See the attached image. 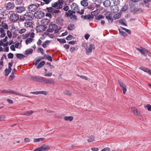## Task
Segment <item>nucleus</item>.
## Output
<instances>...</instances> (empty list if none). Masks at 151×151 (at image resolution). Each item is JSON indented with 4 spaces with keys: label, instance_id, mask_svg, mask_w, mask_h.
I'll return each mask as SVG.
<instances>
[{
    "label": "nucleus",
    "instance_id": "20",
    "mask_svg": "<svg viewBox=\"0 0 151 151\" xmlns=\"http://www.w3.org/2000/svg\"><path fill=\"white\" fill-rule=\"evenodd\" d=\"M33 50L32 48H29L25 50L24 54L27 55L29 54H32L33 52Z\"/></svg>",
    "mask_w": 151,
    "mask_h": 151
},
{
    "label": "nucleus",
    "instance_id": "19",
    "mask_svg": "<svg viewBox=\"0 0 151 151\" xmlns=\"http://www.w3.org/2000/svg\"><path fill=\"white\" fill-rule=\"evenodd\" d=\"M71 8L74 10L78 11V6L75 3H73L71 5Z\"/></svg>",
    "mask_w": 151,
    "mask_h": 151
},
{
    "label": "nucleus",
    "instance_id": "8",
    "mask_svg": "<svg viewBox=\"0 0 151 151\" xmlns=\"http://www.w3.org/2000/svg\"><path fill=\"white\" fill-rule=\"evenodd\" d=\"M43 77L39 76L37 77L36 76L31 77V79L32 81L39 82L42 83V79Z\"/></svg>",
    "mask_w": 151,
    "mask_h": 151
},
{
    "label": "nucleus",
    "instance_id": "44",
    "mask_svg": "<svg viewBox=\"0 0 151 151\" xmlns=\"http://www.w3.org/2000/svg\"><path fill=\"white\" fill-rule=\"evenodd\" d=\"M33 113V112L32 111H28L24 113L23 114L24 115L26 116H29L32 114Z\"/></svg>",
    "mask_w": 151,
    "mask_h": 151
},
{
    "label": "nucleus",
    "instance_id": "48",
    "mask_svg": "<svg viewBox=\"0 0 151 151\" xmlns=\"http://www.w3.org/2000/svg\"><path fill=\"white\" fill-rule=\"evenodd\" d=\"M8 58L9 59H12L14 57V54L11 53H9L8 54Z\"/></svg>",
    "mask_w": 151,
    "mask_h": 151
},
{
    "label": "nucleus",
    "instance_id": "49",
    "mask_svg": "<svg viewBox=\"0 0 151 151\" xmlns=\"http://www.w3.org/2000/svg\"><path fill=\"white\" fill-rule=\"evenodd\" d=\"M32 25V23L31 22H28L25 23V26L28 27H30Z\"/></svg>",
    "mask_w": 151,
    "mask_h": 151
},
{
    "label": "nucleus",
    "instance_id": "36",
    "mask_svg": "<svg viewBox=\"0 0 151 151\" xmlns=\"http://www.w3.org/2000/svg\"><path fill=\"white\" fill-rule=\"evenodd\" d=\"M74 25L73 24H69L68 27V29L69 30H71L74 29Z\"/></svg>",
    "mask_w": 151,
    "mask_h": 151
},
{
    "label": "nucleus",
    "instance_id": "32",
    "mask_svg": "<svg viewBox=\"0 0 151 151\" xmlns=\"http://www.w3.org/2000/svg\"><path fill=\"white\" fill-rule=\"evenodd\" d=\"M128 8V5H124L121 10V11L124 12L126 11Z\"/></svg>",
    "mask_w": 151,
    "mask_h": 151
},
{
    "label": "nucleus",
    "instance_id": "35",
    "mask_svg": "<svg viewBox=\"0 0 151 151\" xmlns=\"http://www.w3.org/2000/svg\"><path fill=\"white\" fill-rule=\"evenodd\" d=\"M12 70H10L9 69H7V68L6 69L5 71V76H7L9 73L11 72Z\"/></svg>",
    "mask_w": 151,
    "mask_h": 151
},
{
    "label": "nucleus",
    "instance_id": "62",
    "mask_svg": "<svg viewBox=\"0 0 151 151\" xmlns=\"http://www.w3.org/2000/svg\"><path fill=\"white\" fill-rule=\"evenodd\" d=\"M120 33L121 34V36H123L124 37L126 36H127V35L126 34V33L123 31H121V33Z\"/></svg>",
    "mask_w": 151,
    "mask_h": 151
},
{
    "label": "nucleus",
    "instance_id": "61",
    "mask_svg": "<svg viewBox=\"0 0 151 151\" xmlns=\"http://www.w3.org/2000/svg\"><path fill=\"white\" fill-rule=\"evenodd\" d=\"M94 2H97L98 4H101L103 0H92Z\"/></svg>",
    "mask_w": 151,
    "mask_h": 151
},
{
    "label": "nucleus",
    "instance_id": "40",
    "mask_svg": "<svg viewBox=\"0 0 151 151\" xmlns=\"http://www.w3.org/2000/svg\"><path fill=\"white\" fill-rule=\"evenodd\" d=\"M45 74L44 75V76H47L48 77H50L52 76V72H48L47 73L45 72Z\"/></svg>",
    "mask_w": 151,
    "mask_h": 151
},
{
    "label": "nucleus",
    "instance_id": "46",
    "mask_svg": "<svg viewBox=\"0 0 151 151\" xmlns=\"http://www.w3.org/2000/svg\"><path fill=\"white\" fill-rule=\"evenodd\" d=\"M86 19H93L94 17L92 16L91 15H88L87 16H86Z\"/></svg>",
    "mask_w": 151,
    "mask_h": 151
},
{
    "label": "nucleus",
    "instance_id": "34",
    "mask_svg": "<svg viewBox=\"0 0 151 151\" xmlns=\"http://www.w3.org/2000/svg\"><path fill=\"white\" fill-rule=\"evenodd\" d=\"M121 16V14L120 13H119L115 14L114 16V17L115 19H119Z\"/></svg>",
    "mask_w": 151,
    "mask_h": 151
},
{
    "label": "nucleus",
    "instance_id": "45",
    "mask_svg": "<svg viewBox=\"0 0 151 151\" xmlns=\"http://www.w3.org/2000/svg\"><path fill=\"white\" fill-rule=\"evenodd\" d=\"M2 27H3L2 28L4 29H8V27L7 24L6 23H3L2 26Z\"/></svg>",
    "mask_w": 151,
    "mask_h": 151
},
{
    "label": "nucleus",
    "instance_id": "39",
    "mask_svg": "<svg viewBox=\"0 0 151 151\" xmlns=\"http://www.w3.org/2000/svg\"><path fill=\"white\" fill-rule=\"evenodd\" d=\"M63 19L60 17L58 18L57 20L58 23L60 24H62L63 22Z\"/></svg>",
    "mask_w": 151,
    "mask_h": 151
},
{
    "label": "nucleus",
    "instance_id": "54",
    "mask_svg": "<svg viewBox=\"0 0 151 151\" xmlns=\"http://www.w3.org/2000/svg\"><path fill=\"white\" fill-rule=\"evenodd\" d=\"M38 94H43L44 95H46L47 94V92L45 91H38Z\"/></svg>",
    "mask_w": 151,
    "mask_h": 151
},
{
    "label": "nucleus",
    "instance_id": "41",
    "mask_svg": "<svg viewBox=\"0 0 151 151\" xmlns=\"http://www.w3.org/2000/svg\"><path fill=\"white\" fill-rule=\"evenodd\" d=\"M46 9L47 12L49 13H52L53 10V9L52 7H47Z\"/></svg>",
    "mask_w": 151,
    "mask_h": 151
},
{
    "label": "nucleus",
    "instance_id": "22",
    "mask_svg": "<svg viewBox=\"0 0 151 151\" xmlns=\"http://www.w3.org/2000/svg\"><path fill=\"white\" fill-rule=\"evenodd\" d=\"M58 3L59 4L58 9H62L63 7V0H58Z\"/></svg>",
    "mask_w": 151,
    "mask_h": 151
},
{
    "label": "nucleus",
    "instance_id": "13",
    "mask_svg": "<svg viewBox=\"0 0 151 151\" xmlns=\"http://www.w3.org/2000/svg\"><path fill=\"white\" fill-rule=\"evenodd\" d=\"M111 11L113 13H116L119 10V8L116 5L112 6L110 7Z\"/></svg>",
    "mask_w": 151,
    "mask_h": 151
},
{
    "label": "nucleus",
    "instance_id": "30",
    "mask_svg": "<svg viewBox=\"0 0 151 151\" xmlns=\"http://www.w3.org/2000/svg\"><path fill=\"white\" fill-rule=\"evenodd\" d=\"M50 42L49 40H46L42 44V46L44 48H46L47 47V44L48 45Z\"/></svg>",
    "mask_w": 151,
    "mask_h": 151
},
{
    "label": "nucleus",
    "instance_id": "23",
    "mask_svg": "<svg viewBox=\"0 0 151 151\" xmlns=\"http://www.w3.org/2000/svg\"><path fill=\"white\" fill-rule=\"evenodd\" d=\"M51 6L52 7L56 8L57 9H58L59 4L57 2H55L54 3H52L51 4Z\"/></svg>",
    "mask_w": 151,
    "mask_h": 151
},
{
    "label": "nucleus",
    "instance_id": "21",
    "mask_svg": "<svg viewBox=\"0 0 151 151\" xmlns=\"http://www.w3.org/2000/svg\"><path fill=\"white\" fill-rule=\"evenodd\" d=\"M95 19L98 20H100L104 18V17L101 15L99 14V15L96 16L95 17Z\"/></svg>",
    "mask_w": 151,
    "mask_h": 151
},
{
    "label": "nucleus",
    "instance_id": "25",
    "mask_svg": "<svg viewBox=\"0 0 151 151\" xmlns=\"http://www.w3.org/2000/svg\"><path fill=\"white\" fill-rule=\"evenodd\" d=\"M9 93H12V94H16V95H19V96H25L26 97H28V98L29 97V96H28L22 95V94L18 93L17 92H15V91H10Z\"/></svg>",
    "mask_w": 151,
    "mask_h": 151
},
{
    "label": "nucleus",
    "instance_id": "43",
    "mask_svg": "<svg viewBox=\"0 0 151 151\" xmlns=\"http://www.w3.org/2000/svg\"><path fill=\"white\" fill-rule=\"evenodd\" d=\"M58 9H55L53 10L52 14L53 15H55L56 14H58L60 12L59 10Z\"/></svg>",
    "mask_w": 151,
    "mask_h": 151
},
{
    "label": "nucleus",
    "instance_id": "9",
    "mask_svg": "<svg viewBox=\"0 0 151 151\" xmlns=\"http://www.w3.org/2000/svg\"><path fill=\"white\" fill-rule=\"evenodd\" d=\"M5 8L8 10L13 9L14 6V5L13 2H9L5 4Z\"/></svg>",
    "mask_w": 151,
    "mask_h": 151
},
{
    "label": "nucleus",
    "instance_id": "6",
    "mask_svg": "<svg viewBox=\"0 0 151 151\" xmlns=\"http://www.w3.org/2000/svg\"><path fill=\"white\" fill-rule=\"evenodd\" d=\"M34 15L35 18L40 19L44 16L45 14L42 11H38L35 12Z\"/></svg>",
    "mask_w": 151,
    "mask_h": 151
},
{
    "label": "nucleus",
    "instance_id": "2",
    "mask_svg": "<svg viewBox=\"0 0 151 151\" xmlns=\"http://www.w3.org/2000/svg\"><path fill=\"white\" fill-rule=\"evenodd\" d=\"M58 27L56 24H52L49 26L48 29L47 30V31L48 32H52L54 31L55 33H57L59 31V30L58 29Z\"/></svg>",
    "mask_w": 151,
    "mask_h": 151
},
{
    "label": "nucleus",
    "instance_id": "4",
    "mask_svg": "<svg viewBox=\"0 0 151 151\" xmlns=\"http://www.w3.org/2000/svg\"><path fill=\"white\" fill-rule=\"evenodd\" d=\"M136 49L144 56H146L147 55L150 54L147 50L142 47H140V48L136 47Z\"/></svg>",
    "mask_w": 151,
    "mask_h": 151
},
{
    "label": "nucleus",
    "instance_id": "5",
    "mask_svg": "<svg viewBox=\"0 0 151 151\" xmlns=\"http://www.w3.org/2000/svg\"><path fill=\"white\" fill-rule=\"evenodd\" d=\"M106 18L109 23H112L113 21V19L111 16L112 14L110 12H107L104 14Z\"/></svg>",
    "mask_w": 151,
    "mask_h": 151
},
{
    "label": "nucleus",
    "instance_id": "63",
    "mask_svg": "<svg viewBox=\"0 0 151 151\" xmlns=\"http://www.w3.org/2000/svg\"><path fill=\"white\" fill-rule=\"evenodd\" d=\"M73 37V36L71 35H70L68 36L66 38V39L67 40H71L72 38Z\"/></svg>",
    "mask_w": 151,
    "mask_h": 151
},
{
    "label": "nucleus",
    "instance_id": "37",
    "mask_svg": "<svg viewBox=\"0 0 151 151\" xmlns=\"http://www.w3.org/2000/svg\"><path fill=\"white\" fill-rule=\"evenodd\" d=\"M44 56L45 57H46V58H45V59H47L51 62L52 61V60L51 56L48 55H45Z\"/></svg>",
    "mask_w": 151,
    "mask_h": 151
},
{
    "label": "nucleus",
    "instance_id": "42",
    "mask_svg": "<svg viewBox=\"0 0 151 151\" xmlns=\"http://www.w3.org/2000/svg\"><path fill=\"white\" fill-rule=\"evenodd\" d=\"M64 93L68 96H70L71 95V93L68 90H66L64 91Z\"/></svg>",
    "mask_w": 151,
    "mask_h": 151
},
{
    "label": "nucleus",
    "instance_id": "10",
    "mask_svg": "<svg viewBox=\"0 0 151 151\" xmlns=\"http://www.w3.org/2000/svg\"><path fill=\"white\" fill-rule=\"evenodd\" d=\"M93 48H94V46L93 44H91L88 47H86V54L88 55L90 53L92 52Z\"/></svg>",
    "mask_w": 151,
    "mask_h": 151
},
{
    "label": "nucleus",
    "instance_id": "17",
    "mask_svg": "<svg viewBox=\"0 0 151 151\" xmlns=\"http://www.w3.org/2000/svg\"><path fill=\"white\" fill-rule=\"evenodd\" d=\"M104 6L106 7L109 6L111 5V2L109 0H106L103 2Z\"/></svg>",
    "mask_w": 151,
    "mask_h": 151
},
{
    "label": "nucleus",
    "instance_id": "38",
    "mask_svg": "<svg viewBox=\"0 0 151 151\" xmlns=\"http://www.w3.org/2000/svg\"><path fill=\"white\" fill-rule=\"evenodd\" d=\"M6 117L4 115H0V121H5Z\"/></svg>",
    "mask_w": 151,
    "mask_h": 151
},
{
    "label": "nucleus",
    "instance_id": "59",
    "mask_svg": "<svg viewBox=\"0 0 151 151\" xmlns=\"http://www.w3.org/2000/svg\"><path fill=\"white\" fill-rule=\"evenodd\" d=\"M146 107L148 111H151V105L148 104L146 105Z\"/></svg>",
    "mask_w": 151,
    "mask_h": 151
},
{
    "label": "nucleus",
    "instance_id": "47",
    "mask_svg": "<svg viewBox=\"0 0 151 151\" xmlns=\"http://www.w3.org/2000/svg\"><path fill=\"white\" fill-rule=\"evenodd\" d=\"M58 41L60 43H65L66 42L65 40L63 39H58Z\"/></svg>",
    "mask_w": 151,
    "mask_h": 151
},
{
    "label": "nucleus",
    "instance_id": "60",
    "mask_svg": "<svg viewBox=\"0 0 151 151\" xmlns=\"http://www.w3.org/2000/svg\"><path fill=\"white\" fill-rule=\"evenodd\" d=\"M123 90V93L124 94H125V93L127 91V88L126 86H124L122 88Z\"/></svg>",
    "mask_w": 151,
    "mask_h": 151
},
{
    "label": "nucleus",
    "instance_id": "51",
    "mask_svg": "<svg viewBox=\"0 0 151 151\" xmlns=\"http://www.w3.org/2000/svg\"><path fill=\"white\" fill-rule=\"evenodd\" d=\"M14 63V62L12 61L11 62L9 63L8 64L9 69L10 70H12L11 67L12 66V65Z\"/></svg>",
    "mask_w": 151,
    "mask_h": 151
},
{
    "label": "nucleus",
    "instance_id": "15",
    "mask_svg": "<svg viewBox=\"0 0 151 151\" xmlns=\"http://www.w3.org/2000/svg\"><path fill=\"white\" fill-rule=\"evenodd\" d=\"M139 69L151 75V70L148 69L145 67H140Z\"/></svg>",
    "mask_w": 151,
    "mask_h": 151
},
{
    "label": "nucleus",
    "instance_id": "31",
    "mask_svg": "<svg viewBox=\"0 0 151 151\" xmlns=\"http://www.w3.org/2000/svg\"><path fill=\"white\" fill-rule=\"evenodd\" d=\"M45 139L42 138H35L34 139V142H37L43 140Z\"/></svg>",
    "mask_w": 151,
    "mask_h": 151
},
{
    "label": "nucleus",
    "instance_id": "57",
    "mask_svg": "<svg viewBox=\"0 0 151 151\" xmlns=\"http://www.w3.org/2000/svg\"><path fill=\"white\" fill-rule=\"evenodd\" d=\"M54 83L55 82L54 81L48 79V82L47 83V84L51 85L52 84H54Z\"/></svg>",
    "mask_w": 151,
    "mask_h": 151
},
{
    "label": "nucleus",
    "instance_id": "1",
    "mask_svg": "<svg viewBox=\"0 0 151 151\" xmlns=\"http://www.w3.org/2000/svg\"><path fill=\"white\" fill-rule=\"evenodd\" d=\"M34 14L30 12H27L25 13L22 17H20V21L22 22L26 21H31L34 18Z\"/></svg>",
    "mask_w": 151,
    "mask_h": 151
},
{
    "label": "nucleus",
    "instance_id": "14",
    "mask_svg": "<svg viewBox=\"0 0 151 151\" xmlns=\"http://www.w3.org/2000/svg\"><path fill=\"white\" fill-rule=\"evenodd\" d=\"M49 148L48 146L45 145L37 148L36 150L37 151H45L46 150L49 149Z\"/></svg>",
    "mask_w": 151,
    "mask_h": 151
},
{
    "label": "nucleus",
    "instance_id": "50",
    "mask_svg": "<svg viewBox=\"0 0 151 151\" xmlns=\"http://www.w3.org/2000/svg\"><path fill=\"white\" fill-rule=\"evenodd\" d=\"M98 14V13L97 12V11H93L91 13V14L93 17L94 16H96Z\"/></svg>",
    "mask_w": 151,
    "mask_h": 151
},
{
    "label": "nucleus",
    "instance_id": "27",
    "mask_svg": "<svg viewBox=\"0 0 151 151\" xmlns=\"http://www.w3.org/2000/svg\"><path fill=\"white\" fill-rule=\"evenodd\" d=\"M132 111L134 114H138L139 113L138 112L137 109L135 107H132L131 108Z\"/></svg>",
    "mask_w": 151,
    "mask_h": 151
},
{
    "label": "nucleus",
    "instance_id": "33",
    "mask_svg": "<svg viewBox=\"0 0 151 151\" xmlns=\"http://www.w3.org/2000/svg\"><path fill=\"white\" fill-rule=\"evenodd\" d=\"M33 39L31 38H27L25 41V43L27 45H28V43H31Z\"/></svg>",
    "mask_w": 151,
    "mask_h": 151
},
{
    "label": "nucleus",
    "instance_id": "56",
    "mask_svg": "<svg viewBox=\"0 0 151 151\" xmlns=\"http://www.w3.org/2000/svg\"><path fill=\"white\" fill-rule=\"evenodd\" d=\"M48 80V79H46L44 77H43L42 79V83L47 84Z\"/></svg>",
    "mask_w": 151,
    "mask_h": 151
},
{
    "label": "nucleus",
    "instance_id": "26",
    "mask_svg": "<svg viewBox=\"0 0 151 151\" xmlns=\"http://www.w3.org/2000/svg\"><path fill=\"white\" fill-rule=\"evenodd\" d=\"M64 119L66 121H72L73 120V118L71 116H66L64 117Z\"/></svg>",
    "mask_w": 151,
    "mask_h": 151
},
{
    "label": "nucleus",
    "instance_id": "16",
    "mask_svg": "<svg viewBox=\"0 0 151 151\" xmlns=\"http://www.w3.org/2000/svg\"><path fill=\"white\" fill-rule=\"evenodd\" d=\"M50 22V21L48 19H43L41 21V23L42 24V25L45 26L48 24Z\"/></svg>",
    "mask_w": 151,
    "mask_h": 151
},
{
    "label": "nucleus",
    "instance_id": "24",
    "mask_svg": "<svg viewBox=\"0 0 151 151\" xmlns=\"http://www.w3.org/2000/svg\"><path fill=\"white\" fill-rule=\"evenodd\" d=\"M45 64V61H41L37 66V68H40L42 67Z\"/></svg>",
    "mask_w": 151,
    "mask_h": 151
},
{
    "label": "nucleus",
    "instance_id": "11",
    "mask_svg": "<svg viewBox=\"0 0 151 151\" xmlns=\"http://www.w3.org/2000/svg\"><path fill=\"white\" fill-rule=\"evenodd\" d=\"M47 27H46L43 25H40L37 26L36 28V30L37 32H39L44 31Z\"/></svg>",
    "mask_w": 151,
    "mask_h": 151
},
{
    "label": "nucleus",
    "instance_id": "28",
    "mask_svg": "<svg viewBox=\"0 0 151 151\" xmlns=\"http://www.w3.org/2000/svg\"><path fill=\"white\" fill-rule=\"evenodd\" d=\"M72 11L70 10L68 11V12H66L65 15H66L67 17H69L71 19H72V17H71L72 15Z\"/></svg>",
    "mask_w": 151,
    "mask_h": 151
},
{
    "label": "nucleus",
    "instance_id": "52",
    "mask_svg": "<svg viewBox=\"0 0 151 151\" xmlns=\"http://www.w3.org/2000/svg\"><path fill=\"white\" fill-rule=\"evenodd\" d=\"M26 31V30L25 29H22L19 30V34H22L25 32Z\"/></svg>",
    "mask_w": 151,
    "mask_h": 151
},
{
    "label": "nucleus",
    "instance_id": "58",
    "mask_svg": "<svg viewBox=\"0 0 151 151\" xmlns=\"http://www.w3.org/2000/svg\"><path fill=\"white\" fill-rule=\"evenodd\" d=\"M94 140V137L92 136L90 137L89 139H88V141L89 142H92Z\"/></svg>",
    "mask_w": 151,
    "mask_h": 151
},
{
    "label": "nucleus",
    "instance_id": "12",
    "mask_svg": "<svg viewBox=\"0 0 151 151\" xmlns=\"http://www.w3.org/2000/svg\"><path fill=\"white\" fill-rule=\"evenodd\" d=\"M26 9L24 6H19L16 7L15 11L17 13H20L25 11Z\"/></svg>",
    "mask_w": 151,
    "mask_h": 151
},
{
    "label": "nucleus",
    "instance_id": "29",
    "mask_svg": "<svg viewBox=\"0 0 151 151\" xmlns=\"http://www.w3.org/2000/svg\"><path fill=\"white\" fill-rule=\"evenodd\" d=\"M81 5L84 6H86L88 5V3L86 1L82 0L81 2Z\"/></svg>",
    "mask_w": 151,
    "mask_h": 151
},
{
    "label": "nucleus",
    "instance_id": "53",
    "mask_svg": "<svg viewBox=\"0 0 151 151\" xmlns=\"http://www.w3.org/2000/svg\"><path fill=\"white\" fill-rule=\"evenodd\" d=\"M119 23L123 25L127 26V24L124 22V20L121 19L119 20Z\"/></svg>",
    "mask_w": 151,
    "mask_h": 151
},
{
    "label": "nucleus",
    "instance_id": "64",
    "mask_svg": "<svg viewBox=\"0 0 151 151\" xmlns=\"http://www.w3.org/2000/svg\"><path fill=\"white\" fill-rule=\"evenodd\" d=\"M119 84L121 88H122V87L124 86H125V84L124 83H123L121 82V81H119Z\"/></svg>",
    "mask_w": 151,
    "mask_h": 151
},
{
    "label": "nucleus",
    "instance_id": "18",
    "mask_svg": "<svg viewBox=\"0 0 151 151\" xmlns=\"http://www.w3.org/2000/svg\"><path fill=\"white\" fill-rule=\"evenodd\" d=\"M17 57L19 60H22L25 58H27V57L25 55L22 54L17 53L16 54Z\"/></svg>",
    "mask_w": 151,
    "mask_h": 151
},
{
    "label": "nucleus",
    "instance_id": "7",
    "mask_svg": "<svg viewBox=\"0 0 151 151\" xmlns=\"http://www.w3.org/2000/svg\"><path fill=\"white\" fill-rule=\"evenodd\" d=\"M19 19V15L16 13H13L11 14L9 18L10 21L13 22H16Z\"/></svg>",
    "mask_w": 151,
    "mask_h": 151
},
{
    "label": "nucleus",
    "instance_id": "55",
    "mask_svg": "<svg viewBox=\"0 0 151 151\" xmlns=\"http://www.w3.org/2000/svg\"><path fill=\"white\" fill-rule=\"evenodd\" d=\"M7 34L8 37L11 38L12 36V34L11 32L9 30H8Z\"/></svg>",
    "mask_w": 151,
    "mask_h": 151
},
{
    "label": "nucleus",
    "instance_id": "3",
    "mask_svg": "<svg viewBox=\"0 0 151 151\" xmlns=\"http://www.w3.org/2000/svg\"><path fill=\"white\" fill-rule=\"evenodd\" d=\"M39 6V4H32L28 6L27 9L30 12H35L37 10Z\"/></svg>",
    "mask_w": 151,
    "mask_h": 151
}]
</instances>
